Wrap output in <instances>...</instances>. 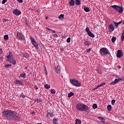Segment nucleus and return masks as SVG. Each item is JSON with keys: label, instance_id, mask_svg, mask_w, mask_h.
<instances>
[{"label": "nucleus", "instance_id": "5", "mask_svg": "<svg viewBox=\"0 0 124 124\" xmlns=\"http://www.w3.org/2000/svg\"><path fill=\"white\" fill-rule=\"evenodd\" d=\"M71 84L74 87H80L81 83L78 81V80L75 79H71L70 80Z\"/></svg>", "mask_w": 124, "mask_h": 124}, {"label": "nucleus", "instance_id": "21", "mask_svg": "<svg viewBox=\"0 0 124 124\" xmlns=\"http://www.w3.org/2000/svg\"><path fill=\"white\" fill-rule=\"evenodd\" d=\"M107 109H108V111H111V110H112V106H111V105H108Z\"/></svg>", "mask_w": 124, "mask_h": 124}, {"label": "nucleus", "instance_id": "16", "mask_svg": "<svg viewBox=\"0 0 124 124\" xmlns=\"http://www.w3.org/2000/svg\"><path fill=\"white\" fill-rule=\"evenodd\" d=\"M89 36H90V37H92L93 38V37H94V35L93 34V33L92 32V31H90L89 32L87 33Z\"/></svg>", "mask_w": 124, "mask_h": 124}, {"label": "nucleus", "instance_id": "23", "mask_svg": "<svg viewBox=\"0 0 124 124\" xmlns=\"http://www.w3.org/2000/svg\"><path fill=\"white\" fill-rule=\"evenodd\" d=\"M73 95H74V93L73 92H70L68 94V97H71Z\"/></svg>", "mask_w": 124, "mask_h": 124}, {"label": "nucleus", "instance_id": "30", "mask_svg": "<svg viewBox=\"0 0 124 124\" xmlns=\"http://www.w3.org/2000/svg\"><path fill=\"white\" fill-rule=\"evenodd\" d=\"M4 40H8V39H9L8 35H7V34L5 35L4 36Z\"/></svg>", "mask_w": 124, "mask_h": 124}, {"label": "nucleus", "instance_id": "50", "mask_svg": "<svg viewBox=\"0 0 124 124\" xmlns=\"http://www.w3.org/2000/svg\"><path fill=\"white\" fill-rule=\"evenodd\" d=\"M98 86H97L96 87H95L94 88V90H96L97 89H98Z\"/></svg>", "mask_w": 124, "mask_h": 124}, {"label": "nucleus", "instance_id": "59", "mask_svg": "<svg viewBox=\"0 0 124 124\" xmlns=\"http://www.w3.org/2000/svg\"><path fill=\"white\" fill-rule=\"evenodd\" d=\"M26 68L27 69V68H28V67H26Z\"/></svg>", "mask_w": 124, "mask_h": 124}, {"label": "nucleus", "instance_id": "9", "mask_svg": "<svg viewBox=\"0 0 124 124\" xmlns=\"http://www.w3.org/2000/svg\"><path fill=\"white\" fill-rule=\"evenodd\" d=\"M124 56V53L121 50H118L117 51V58H122Z\"/></svg>", "mask_w": 124, "mask_h": 124}, {"label": "nucleus", "instance_id": "32", "mask_svg": "<svg viewBox=\"0 0 124 124\" xmlns=\"http://www.w3.org/2000/svg\"><path fill=\"white\" fill-rule=\"evenodd\" d=\"M116 40H117V38H116V37H113L111 39V41L113 43H114Z\"/></svg>", "mask_w": 124, "mask_h": 124}, {"label": "nucleus", "instance_id": "36", "mask_svg": "<svg viewBox=\"0 0 124 124\" xmlns=\"http://www.w3.org/2000/svg\"><path fill=\"white\" fill-rule=\"evenodd\" d=\"M86 32H87V33H89V32L91 31H90V28H89V27H87L86 28Z\"/></svg>", "mask_w": 124, "mask_h": 124}, {"label": "nucleus", "instance_id": "45", "mask_svg": "<svg viewBox=\"0 0 124 124\" xmlns=\"http://www.w3.org/2000/svg\"><path fill=\"white\" fill-rule=\"evenodd\" d=\"M91 50H92V48L87 49L86 50V52H87V53H89Z\"/></svg>", "mask_w": 124, "mask_h": 124}, {"label": "nucleus", "instance_id": "3", "mask_svg": "<svg viewBox=\"0 0 124 124\" xmlns=\"http://www.w3.org/2000/svg\"><path fill=\"white\" fill-rule=\"evenodd\" d=\"M6 61H8L9 62H10V63L16 64V60H15V58H14V56H13V54H12V52L11 51H10L9 55L6 56Z\"/></svg>", "mask_w": 124, "mask_h": 124}, {"label": "nucleus", "instance_id": "56", "mask_svg": "<svg viewBox=\"0 0 124 124\" xmlns=\"http://www.w3.org/2000/svg\"><path fill=\"white\" fill-rule=\"evenodd\" d=\"M46 20H47V19H48V17H46Z\"/></svg>", "mask_w": 124, "mask_h": 124}, {"label": "nucleus", "instance_id": "52", "mask_svg": "<svg viewBox=\"0 0 124 124\" xmlns=\"http://www.w3.org/2000/svg\"><path fill=\"white\" fill-rule=\"evenodd\" d=\"M117 24H118V25H120V24H122V21H119V22L117 23Z\"/></svg>", "mask_w": 124, "mask_h": 124}, {"label": "nucleus", "instance_id": "49", "mask_svg": "<svg viewBox=\"0 0 124 124\" xmlns=\"http://www.w3.org/2000/svg\"><path fill=\"white\" fill-rule=\"evenodd\" d=\"M34 88L36 89V90H38V87H37V86L35 85L34 86Z\"/></svg>", "mask_w": 124, "mask_h": 124}, {"label": "nucleus", "instance_id": "6", "mask_svg": "<svg viewBox=\"0 0 124 124\" xmlns=\"http://www.w3.org/2000/svg\"><path fill=\"white\" fill-rule=\"evenodd\" d=\"M110 7H112V8H114V9H115L116 11H117V12H119V13H123L124 12V9L123 8V6H118V5H112L110 6Z\"/></svg>", "mask_w": 124, "mask_h": 124}, {"label": "nucleus", "instance_id": "44", "mask_svg": "<svg viewBox=\"0 0 124 124\" xmlns=\"http://www.w3.org/2000/svg\"><path fill=\"white\" fill-rule=\"evenodd\" d=\"M17 1L20 3H23V0H17Z\"/></svg>", "mask_w": 124, "mask_h": 124}, {"label": "nucleus", "instance_id": "58", "mask_svg": "<svg viewBox=\"0 0 124 124\" xmlns=\"http://www.w3.org/2000/svg\"><path fill=\"white\" fill-rule=\"evenodd\" d=\"M61 50H63V48H61Z\"/></svg>", "mask_w": 124, "mask_h": 124}, {"label": "nucleus", "instance_id": "39", "mask_svg": "<svg viewBox=\"0 0 124 124\" xmlns=\"http://www.w3.org/2000/svg\"><path fill=\"white\" fill-rule=\"evenodd\" d=\"M70 40H71V38L68 37L67 39V43H69V42H70Z\"/></svg>", "mask_w": 124, "mask_h": 124}, {"label": "nucleus", "instance_id": "14", "mask_svg": "<svg viewBox=\"0 0 124 124\" xmlns=\"http://www.w3.org/2000/svg\"><path fill=\"white\" fill-rule=\"evenodd\" d=\"M47 118H52V117H54V113L51 112H49L47 113L46 115Z\"/></svg>", "mask_w": 124, "mask_h": 124}, {"label": "nucleus", "instance_id": "19", "mask_svg": "<svg viewBox=\"0 0 124 124\" xmlns=\"http://www.w3.org/2000/svg\"><path fill=\"white\" fill-rule=\"evenodd\" d=\"M81 123H82V122L80 120V119H77L76 120L75 124H81Z\"/></svg>", "mask_w": 124, "mask_h": 124}, {"label": "nucleus", "instance_id": "38", "mask_svg": "<svg viewBox=\"0 0 124 124\" xmlns=\"http://www.w3.org/2000/svg\"><path fill=\"white\" fill-rule=\"evenodd\" d=\"M115 102H116V100H115V99L112 100V101H111L112 105H114Z\"/></svg>", "mask_w": 124, "mask_h": 124}, {"label": "nucleus", "instance_id": "28", "mask_svg": "<svg viewBox=\"0 0 124 124\" xmlns=\"http://www.w3.org/2000/svg\"><path fill=\"white\" fill-rule=\"evenodd\" d=\"M121 40H122V41H124V31H123L122 34Z\"/></svg>", "mask_w": 124, "mask_h": 124}, {"label": "nucleus", "instance_id": "15", "mask_svg": "<svg viewBox=\"0 0 124 124\" xmlns=\"http://www.w3.org/2000/svg\"><path fill=\"white\" fill-rule=\"evenodd\" d=\"M15 84H16V85H23V82H22V81L19 80H16L15 81Z\"/></svg>", "mask_w": 124, "mask_h": 124}, {"label": "nucleus", "instance_id": "51", "mask_svg": "<svg viewBox=\"0 0 124 124\" xmlns=\"http://www.w3.org/2000/svg\"><path fill=\"white\" fill-rule=\"evenodd\" d=\"M53 36L54 37L56 36V37H58V34H54Z\"/></svg>", "mask_w": 124, "mask_h": 124}, {"label": "nucleus", "instance_id": "57", "mask_svg": "<svg viewBox=\"0 0 124 124\" xmlns=\"http://www.w3.org/2000/svg\"><path fill=\"white\" fill-rule=\"evenodd\" d=\"M42 124L41 123H38V124Z\"/></svg>", "mask_w": 124, "mask_h": 124}, {"label": "nucleus", "instance_id": "35", "mask_svg": "<svg viewBox=\"0 0 124 124\" xmlns=\"http://www.w3.org/2000/svg\"><path fill=\"white\" fill-rule=\"evenodd\" d=\"M93 109H96V108H97V105L96 104H93Z\"/></svg>", "mask_w": 124, "mask_h": 124}, {"label": "nucleus", "instance_id": "34", "mask_svg": "<svg viewBox=\"0 0 124 124\" xmlns=\"http://www.w3.org/2000/svg\"><path fill=\"white\" fill-rule=\"evenodd\" d=\"M46 30H48V31H52L53 33H56V31L55 30H52L47 27H46Z\"/></svg>", "mask_w": 124, "mask_h": 124}, {"label": "nucleus", "instance_id": "7", "mask_svg": "<svg viewBox=\"0 0 124 124\" xmlns=\"http://www.w3.org/2000/svg\"><path fill=\"white\" fill-rule=\"evenodd\" d=\"M99 53L101 56H104V55H108V50L107 48H106V47H103L100 49Z\"/></svg>", "mask_w": 124, "mask_h": 124}, {"label": "nucleus", "instance_id": "18", "mask_svg": "<svg viewBox=\"0 0 124 124\" xmlns=\"http://www.w3.org/2000/svg\"><path fill=\"white\" fill-rule=\"evenodd\" d=\"M98 120L101 121V122H102V123H105V119H104L101 117H98Z\"/></svg>", "mask_w": 124, "mask_h": 124}, {"label": "nucleus", "instance_id": "53", "mask_svg": "<svg viewBox=\"0 0 124 124\" xmlns=\"http://www.w3.org/2000/svg\"><path fill=\"white\" fill-rule=\"evenodd\" d=\"M32 115H35V112L34 111H33L32 112Z\"/></svg>", "mask_w": 124, "mask_h": 124}, {"label": "nucleus", "instance_id": "25", "mask_svg": "<svg viewBox=\"0 0 124 124\" xmlns=\"http://www.w3.org/2000/svg\"><path fill=\"white\" fill-rule=\"evenodd\" d=\"M84 10L85 11V12H90V8L88 7H84Z\"/></svg>", "mask_w": 124, "mask_h": 124}, {"label": "nucleus", "instance_id": "24", "mask_svg": "<svg viewBox=\"0 0 124 124\" xmlns=\"http://www.w3.org/2000/svg\"><path fill=\"white\" fill-rule=\"evenodd\" d=\"M44 87L45 88V89H50V88H51V86H50V85L49 84H46L44 85Z\"/></svg>", "mask_w": 124, "mask_h": 124}, {"label": "nucleus", "instance_id": "13", "mask_svg": "<svg viewBox=\"0 0 124 124\" xmlns=\"http://www.w3.org/2000/svg\"><path fill=\"white\" fill-rule=\"evenodd\" d=\"M75 1L74 0H70L69 2V6H74Z\"/></svg>", "mask_w": 124, "mask_h": 124}, {"label": "nucleus", "instance_id": "48", "mask_svg": "<svg viewBox=\"0 0 124 124\" xmlns=\"http://www.w3.org/2000/svg\"><path fill=\"white\" fill-rule=\"evenodd\" d=\"M2 53V49L1 48H0V55H1Z\"/></svg>", "mask_w": 124, "mask_h": 124}, {"label": "nucleus", "instance_id": "26", "mask_svg": "<svg viewBox=\"0 0 124 124\" xmlns=\"http://www.w3.org/2000/svg\"><path fill=\"white\" fill-rule=\"evenodd\" d=\"M23 58H29L30 57V54H29L28 53H25L23 55Z\"/></svg>", "mask_w": 124, "mask_h": 124}, {"label": "nucleus", "instance_id": "8", "mask_svg": "<svg viewBox=\"0 0 124 124\" xmlns=\"http://www.w3.org/2000/svg\"><path fill=\"white\" fill-rule=\"evenodd\" d=\"M16 38L20 40H24V38H25V36L22 33L18 32L16 34Z\"/></svg>", "mask_w": 124, "mask_h": 124}, {"label": "nucleus", "instance_id": "33", "mask_svg": "<svg viewBox=\"0 0 124 124\" xmlns=\"http://www.w3.org/2000/svg\"><path fill=\"white\" fill-rule=\"evenodd\" d=\"M50 92L51 93L55 94V93H56V90H55V89H51L50 90Z\"/></svg>", "mask_w": 124, "mask_h": 124}, {"label": "nucleus", "instance_id": "43", "mask_svg": "<svg viewBox=\"0 0 124 124\" xmlns=\"http://www.w3.org/2000/svg\"><path fill=\"white\" fill-rule=\"evenodd\" d=\"M36 100H37L38 103V102H41V101H42L41 99H36Z\"/></svg>", "mask_w": 124, "mask_h": 124}, {"label": "nucleus", "instance_id": "55", "mask_svg": "<svg viewBox=\"0 0 124 124\" xmlns=\"http://www.w3.org/2000/svg\"><path fill=\"white\" fill-rule=\"evenodd\" d=\"M118 67L119 68H121V66L119 65V66H118Z\"/></svg>", "mask_w": 124, "mask_h": 124}, {"label": "nucleus", "instance_id": "31", "mask_svg": "<svg viewBox=\"0 0 124 124\" xmlns=\"http://www.w3.org/2000/svg\"><path fill=\"white\" fill-rule=\"evenodd\" d=\"M64 17V15L61 14L59 16V19H63V17Z\"/></svg>", "mask_w": 124, "mask_h": 124}, {"label": "nucleus", "instance_id": "46", "mask_svg": "<svg viewBox=\"0 0 124 124\" xmlns=\"http://www.w3.org/2000/svg\"><path fill=\"white\" fill-rule=\"evenodd\" d=\"M3 22H8V19H3Z\"/></svg>", "mask_w": 124, "mask_h": 124}, {"label": "nucleus", "instance_id": "54", "mask_svg": "<svg viewBox=\"0 0 124 124\" xmlns=\"http://www.w3.org/2000/svg\"><path fill=\"white\" fill-rule=\"evenodd\" d=\"M0 59L1 60V61H2V60H3V57H1Z\"/></svg>", "mask_w": 124, "mask_h": 124}, {"label": "nucleus", "instance_id": "47", "mask_svg": "<svg viewBox=\"0 0 124 124\" xmlns=\"http://www.w3.org/2000/svg\"><path fill=\"white\" fill-rule=\"evenodd\" d=\"M114 25L115 27H118V26H119V24H118V23H116V22H114Z\"/></svg>", "mask_w": 124, "mask_h": 124}, {"label": "nucleus", "instance_id": "17", "mask_svg": "<svg viewBox=\"0 0 124 124\" xmlns=\"http://www.w3.org/2000/svg\"><path fill=\"white\" fill-rule=\"evenodd\" d=\"M84 45H85L86 46H90V45H91V42L90 41H85L84 42Z\"/></svg>", "mask_w": 124, "mask_h": 124}, {"label": "nucleus", "instance_id": "20", "mask_svg": "<svg viewBox=\"0 0 124 124\" xmlns=\"http://www.w3.org/2000/svg\"><path fill=\"white\" fill-rule=\"evenodd\" d=\"M75 3L76 5H80L81 4V1L79 0H76Z\"/></svg>", "mask_w": 124, "mask_h": 124}, {"label": "nucleus", "instance_id": "10", "mask_svg": "<svg viewBox=\"0 0 124 124\" xmlns=\"http://www.w3.org/2000/svg\"><path fill=\"white\" fill-rule=\"evenodd\" d=\"M13 14H15L16 16H19V15H21V13L19 10L16 9L13 11Z\"/></svg>", "mask_w": 124, "mask_h": 124}, {"label": "nucleus", "instance_id": "12", "mask_svg": "<svg viewBox=\"0 0 124 124\" xmlns=\"http://www.w3.org/2000/svg\"><path fill=\"white\" fill-rule=\"evenodd\" d=\"M115 30V28H114V25L113 24H110L108 27V31L110 32H112L113 31Z\"/></svg>", "mask_w": 124, "mask_h": 124}, {"label": "nucleus", "instance_id": "11", "mask_svg": "<svg viewBox=\"0 0 124 124\" xmlns=\"http://www.w3.org/2000/svg\"><path fill=\"white\" fill-rule=\"evenodd\" d=\"M54 69L55 70V72L57 74L61 73V67L59 66H57V67H55Z\"/></svg>", "mask_w": 124, "mask_h": 124}, {"label": "nucleus", "instance_id": "1", "mask_svg": "<svg viewBox=\"0 0 124 124\" xmlns=\"http://www.w3.org/2000/svg\"><path fill=\"white\" fill-rule=\"evenodd\" d=\"M2 114L3 117L7 120H11V121H19L20 120V117L16 114V112L13 110H4Z\"/></svg>", "mask_w": 124, "mask_h": 124}, {"label": "nucleus", "instance_id": "29", "mask_svg": "<svg viewBox=\"0 0 124 124\" xmlns=\"http://www.w3.org/2000/svg\"><path fill=\"white\" fill-rule=\"evenodd\" d=\"M57 123H58V120H57V119H56V118H53V124H57Z\"/></svg>", "mask_w": 124, "mask_h": 124}, {"label": "nucleus", "instance_id": "22", "mask_svg": "<svg viewBox=\"0 0 124 124\" xmlns=\"http://www.w3.org/2000/svg\"><path fill=\"white\" fill-rule=\"evenodd\" d=\"M20 77L21 78H26V74L25 73H22L20 75Z\"/></svg>", "mask_w": 124, "mask_h": 124}, {"label": "nucleus", "instance_id": "42", "mask_svg": "<svg viewBox=\"0 0 124 124\" xmlns=\"http://www.w3.org/2000/svg\"><path fill=\"white\" fill-rule=\"evenodd\" d=\"M6 1H7V0H3L2 1V4H4Z\"/></svg>", "mask_w": 124, "mask_h": 124}, {"label": "nucleus", "instance_id": "27", "mask_svg": "<svg viewBox=\"0 0 124 124\" xmlns=\"http://www.w3.org/2000/svg\"><path fill=\"white\" fill-rule=\"evenodd\" d=\"M12 65L11 64H6L4 66L5 68H9Z\"/></svg>", "mask_w": 124, "mask_h": 124}, {"label": "nucleus", "instance_id": "40", "mask_svg": "<svg viewBox=\"0 0 124 124\" xmlns=\"http://www.w3.org/2000/svg\"><path fill=\"white\" fill-rule=\"evenodd\" d=\"M20 97H22V98H25V94H24V93H22L21 94H20Z\"/></svg>", "mask_w": 124, "mask_h": 124}, {"label": "nucleus", "instance_id": "4", "mask_svg": "<svg viewBox=\"0 0 124 124\" xmlns=\"http://www.w3.org/2000/svg\"><path fill=\"white\" fill-rule=\"evenodd\" d=\"M30 39H31V42L32 45H33L34 46L35 48H36V49H38V50H39V51L41 52V51H42L41 46H38V45L37 44V43L36 42V41H35V40H34V38H32V37L31 36Z\"/></svg>", "mask_w": 124, "mask_h": 124}, {"label": "nucleus", "instance_id": "41", "mask_svg": "<svg viewBox=\"0 0 124 124\" xmlns=\"http://www.w3.org/2000/svg\"><path fill=\"white\" fill-rule=\"evenodd\" d=\"M45 73L46 75L48 74V73L47 72V70L46 69V67L45 66Z\"/></svg>", "mask_w": 124, "mask_h": 124}, {"label": "nucleus", "instance_id": "2", "mask_svg": "<svg viewBox=\"0 0 124 124\" xmlns=\"http://www.w3.org/2000/svg\"><path fill=\"white\" fill-rule=\"evenodd\" d=\"M76 107L78 111H84L85 112L90 111V108L86 104L78 103L76 105Z\"/></svg>", "mask_w": 124, "mask_h": 124}, {"label": "nucleus", "instance_id": "37", "mask_svg": "<svg viewBox=\"0 0 124 124\" xmlns=\"http://www.w3.org/2000/svg\"><path fill=\"white\" fill-rule=\"evenodd\" d=\"M104 85H105V82H103V83H101V84L98 85V87L99 88H100V87H102V86H104Z\"/></svg>", "mask_w": 124, "mask_h": 124}]
</instances>
